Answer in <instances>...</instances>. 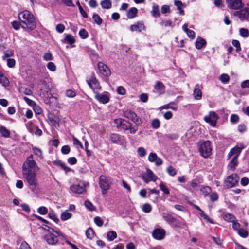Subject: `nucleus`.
<instances>
[{"mask_svg": "<svg viewBox=\"0 0 249 249\" xmlns=\"http://www.w3.org/2000/svg\"><path fill=\"white\" fill-rule=\"evenodd\" d=\"M199 151L200 155L207 158L211 154L212 148L211 147V142L209 141H203L198 145Z\"/></svg>", "mask_w": 249, "mask_h": 249, "instance_id": "7ed1b4c3", "label": "nucleus"}, {"mask_svg": "<svg viewBox=\"0 0 249 249\" xmlns=\"http://www.w3.org/2000/svg\"><path fill=\"white\" fill-rule=\"evenodd\" d=\"M111 184V178L104 176L99 178V184L102 189V194H106Z\"/></svg>", "mask_w": 249, "mask_h": 249, "instance_id": "39448f33", "label": "nucleus"}, {"mask_svg": "<svg viewBox=\"0 0 249 249\" xmlns=\"http://www.w3.org/2000/svg\"><path fill=\"white\" fill-rule=\"evenodd\" d=\"M101 5L103 9H110L112 6L111 1L110 0H103L101 2Z\"/></svg>", "mask_w": 249, "mask_h": 249, "instance_id": "c756f323", "label": "nucleus"}, {"mask_svg": "<svg viewBox=\"0 0 249 249\" xmlns=\"http://www.w3.org/2000/svg\"><path fill=\"white\" fill-rule=\"evenodd\" d=\"M121 136L118 134L112 133L110 136V140L112 143L118 144L120 142Z\"/></svg>", "mask_w": 249, "mask_h": 249, "instance_id": "bb28decb", "label": "nucleus"}, {"mask_svg": "<svg viewBox=\"0 0 249 249\" xmlns=\"http://www.w3.org/2000/svg\"><path fill=\"white\" fill-rule=\"evenodd\" d=\"M218 117L216 113L214 111H211L209 112L208 116H206L204 117V120L210 124V125L213 127L216 126V122Z\"/></svg>", "mask_w": 249, "mask_h": 249, "instance_id": "6e6552de", "label": "nucleus"}, {"mask_svg": "<svg viewBox=\"0 0 249 249\" xmlns=\"http://www.w3.org/2000/svg\"><path fill=\"white\" fill-rule=\"evenodd\" d=\"M167 172L168 174L171 176H174L177 174V170L172 166H169L167 168Z\"/></svg>", "mask_w": 249, "mask_h": 249, "instance_id": "a19ab883", "label": "nucleus"}, {"mask_svg": "<svg viewBox=\"0 0 249 249\" xmlns=\"http://www.w3.org/2000/svg\"><path fill=\"white\" fill-rule=\"evenodd\" d=\"M165 231L164 229L158 228L154 230L152 236L154 238L157 240H162L165 236Z\"/></svg>", "mask_w": 249, "mask_h": 249, "instance_id": "4468645a", "label": "nucleus"}, {"mask_svg": "<svg viewBox=\"0 0 249 249\" xmlns=\"http://www.w3.org/2000/svg\"><path fill=\"white\" fill-rule=\"evenodd\" d=\"M86 82L88 84L89 86L92 89L93 92L94 93L95 88L94 87L98 85L99 83L98 80L95 77V74L94 72L92 73L91 78L89 80H87Z\"/></svg>", "mask_w": 249, "mask_h": 249, "instance_id": "dca6fc26", "label": "nucleus"}, {"mask_svg": "<svg viewBox=\"0 0 249 249\" xmlns=\"http://www.w3.org/2000/svg\"><path fill=\"white\" fill-rule=\"evenodd\" d=\"M239 33L240 35L243 37H247L249 36V30L246 28H241Z\"/></svg>", "mask_w": 249, "mask_h": 249, "instance_id": "a18cd8bd", "label": "nucleus"}, {"mask_svg": "<svg viewBox=\"0 0 249 249\" xmlns=\"http://www.w3.org/2000/svg\"><path fill=\"white\" fill-rule=\"evenodd\" d=\"M43 58L46 61L52 60L53 59L52 53L50 52L45 53L44 54Z\"/></svg>", "mask_w": 249, "mask_h": 249, "instance_id": "69168bd1", "label": "nucleus"}, {"mask_svg": "<svg viewBox=\"0 0 249 249\" xmlns=\"http://www.w3.org/2000/svg\"><path fill=\"white\" fill-rule=\"evenodd\" d=\"M92 18L94 23L99 25L102 24L103 20L98 14H94L92 16Z\"/></svg>", "mask_w": 249, "mask_h": 249, "instance_id": "58836bf2", "label": "nucleus"}, {"mask_svg": "<svg viewBox=\"0 0 249 249\" xmlns=\"http://www.w3.org/2000/svg\"><path fill=\"white\" fill-rule=\"evenodd\" d=\"M14 53L13 51L10 50H7V51L4 52V54L2 56V59L3 60H5L6 58L9 57L13 55Z\"/></svg>", "mask_w": 249, "mask_h": 249, "instance_id": "680f3d73", "label": "nucleus"}, {"mask_svg": "<svg viewBox=\"0 0 249 249\" xmlns=\"http://www.w3.org/2000/svg\"><path fill=\"white\" fill-rule=\"evenodd\" d=\"M232 44L236 47V51L237 52H239L241 50V48L240 47V44L238 40H233L232 41Z\"/></svg>", "mask_w": 249, "mask_h": 249, "instance_id": "864d4df0", "label": "nucleus"}, {"mask_svg": "<svg viewBox=\"0 0 249 249\" xmlns=\"http://www.w3.org/2000/svg\"><path fill=\"white\" fill-rule=\"evenodd\" d=\"M206 43L207 42L202 37H198L196 41V47L198 50L201 49L206 46Z\"/></svg>", "mask_w": 249, "mask_h": 249, "instance_id": "5701e85b", "label": "nucleus"}, {"mask_svg": "<svg viewBox=\"0 0 249 249\" xmlns=\"http://www.w3.org/2000/svg\"><path fill=\"white\" fill-rule=\"evenodd\" d=\"M79 36L83 39L87 38L88 36V33L85 29H82L79 32Z\"/></svg>", "mask_w": 249, "mask_h": 249, "instance_id": "49530a36", "label": "nucleus"}, {"mask_svg": "<svg viewBox=\"0 0 249 249\" xmlns=\"http://www.w3.org/2000/svg\"><path fill=\"white\" fill-rule=\"evenodd\" d=\"M18 18L20 20L23 29L34 30L36 28L35 17L30 11L24 10L20 12L18 14Z\"/></svg>", "mask_w": 249, "mask_h": 249, "instance_id": "f257e3e1", "label": "nucleus"}, {"mask_svg": "<svg viewBox=\"0 0 249 249\" xmlns=\"http://www.w3.org/2000/svg\"><path fill=\"white\" fill-rule=\"evenodd\" d=\"M0 83L3 85L4 87L7 86L9 84V81L8 79L4 76L3 74L0 77Z\"/></svg>", "mask_w": 249, "mask_h": 249, "instance_id": "37998d69", "label": "nucleus"}, {"mask_svg": "<svg viewBox=\"0 0 249 249\" xmlns=\"http://www.w3.org/2000/svg\"><path fill=\"white\" fill-rule=\"evenodd\" d=\"M239 179L236 174H232L227 177L225 181V186L227 188L233 187L239 182Z\"/></svg>", "mask_w": 249, "mask_h": 249, "instance_id": "423d86ee", "label": "nucleus"}, {"mask_svg": "<svg viewBox=\"0 0 249 249\" xmlns=\"http://www.w3.org/2000/svg\"><path fill=\"white\" fill-rule=\"evenodd\" d=\"M238 233L242 238H246L249 235L248 231L243 228L238 230Z\"/></svg>", "mask_w": 249, "mask_h": 249, "instance_id": "79ce46f5", "label": "nucleus"}, {"mask_svg": "<svg viewBox=\"0 0 249 249\" xmlns=\"http://www.w3.org/2000/svg\"><path fill=\"white\" fill-rule=\"evenodd\" d=\"M94 221L95 223L99 227H101L103 225V221L99 216L94 217Z\"/></svg>", "mask_w": 249, "mask_h": 249, "instance_id": "338daca9", "label": "nucleus"}, {"mask_svg": "<svg viewBox=\"0 0 249 249\" xmlns=\"http://www.w3.org/2000/svg\"><path fill=\"white\" fill-rule=\"evenodd\" d=\"M123 115L124 117L131 120L137 126H141L143 122L142 119L139 118L134 112L130 109L124 110Z\"/></svg>", "mask_w": 249, "mask_h": 249, "instance_id": "20e7f679", "label": "nucleus"}, {"mask_svg": "<svg viewBox=\"0 0 249 249\" xmlns=\"http://www.w3.org/2000/svg\"><path fill=\"white\" fill-rule=\"evenodd\" d=\"M244 148V147L242 145L240 147L239 146H235L233 148H232L230 152L229 153L228 156L229 158L231 157L232 156L234 155V157H236V158H238L242 150Z\"/></svg>", "mask_w": 249, "mask_h": 249, "instance_id": "a211bd4d", "label": "nucleus"}, {"mask_svg": "<svg viewBox=\"0 0 249 249\" xmlns=\"http://www.w3.org/2000/svg\"><path fill=\"white\" fill-rule=\"evenodd\" d=\"M151 15L155 18L160 17V14L159 11V6L157 4H153L152 6V10L151 11Z\"/></svg>", "mask_w": 249, "mask_h": 249, "instance_id": "a878e982", "label": "nucleus"}, {"mask_svg": "<svg viewBox=\"0 0 249 249\" xmlns=\"http://www.w3.org/2000/svg\"><path fill=\"white\" fill-rule=\"evenodd\" d=\"M37 212L40 214L44 215L47 213L48 209L46 207L41 206L38 208Z\"/></svg>", "mask_w": 249, "mask_h": 249, "instance_id": "3c124183", "label": "nucleus"}, {"mask_svg": "<svg viewBox=\"0 0 249 249\" xmlns=\"http://www.w3.org/2000/svg\"><path fill=\"white\" fill-rule=\"evenodd\" d=\"M161 12L163 14L170 13V9L168 5H164L161 8Z\"/></svg>", "mask_w": 249, "mask_h": 249, "instance_id": "bf43d9fd", "label": "nucleus"}, {"mask_svg": "<svg viewBox=\"0 0 249 249\" xmlns=\"http://www.w3.org/2000/svg\"><path fill=\"white\" fill-rule=\"evenodd\" d=\"M163 219L168 223L170 226H172L173 223L175 222V218L171 214L164 213L162 214Z\"/></svg>", "mask_w": 249, "mask_h": 249, "instance_id": "412c9836", "label": "nucleus"}, {"mask_svg": "<svg viewBox=\"0 0 249 249\" xmlns=\"http://www.w3.org/2000/svg\"><path fill=\"white\" fill-rule=\"evenodd\" d=\"M174 5L177 6L178 10H180L182 7L185 6V4H183L181 1L175 0Z\"/></svg>", "mask_w": 249, "mask_h": 249, "instance_id": "052dcab7", "label": "nucleus"}, {"mask_svg": "<svg viewBox=\"0 0 249 249\" xmlns=\"http://www.w3.org/2000/svg\"><path fill=\"white\" fill-rule=\"evenodd\" d=\"M199 84H196L193 91L194 98L196 100H199L202 97L201 90L199 89Z\"/></svg>", "mask_w": 249, "mask_h": 249, "instance_id": "393cba45", "label": "nucleus"}, {"mask_svg": "<svg viewBox=\"0 0 249 249\" xmlns=\"http://www.w3.org/2000/svg\"><path fill=\"white\" fill-rule=\"evenodd\" d=\"M138 9L136 7L130 8L127 13V17L129 19H133L137 16Z\"/></svg>", "mask_w": 249, "mask_h": 249, "instance_id": "b1692460", "label": "nucleus"}, {"mask_svg": "<svg viewBox=\"0 0 249 249\" xmlns=\"http://www.w3.org/2000/svg\"><path fill=\"white\" fill-rule=\"evenodd\" d=\"M239 120V117L238 115L233 114L230 117V121L232 123H236Z\"/></svg>", "mask_w": 249, "mask_h": 249, "instance_id": "0e129e2a", "label": "nucleus"}, {"mask_svg": "<svg viewBox=\"0 0 249 249\" xmlns=\"http://www.w3.org/2000/svg\"><path fill=\"white\" fill-rule=\"evenodd\" d=\"M146 27L142 21H138L136 24L131 25L130 27V30L131 32L137 31L140 32L142 30H145Z\"/></svg>", "mask_w": 249, "mask_h": 249, "instance_id": "2eb2a0df", "label": "nucleus"}, {"mask_svg": "<svg viewBox=\"0 0 249 249\" xmlns=\"http://www.w3.org/2000/svg\"><path fill=\"white\" fill-rule=\"evenodd\" d=\"M237 159L238 158H236V157H233L229 163L228 167L231 169L234 168L238 163Z\"/></svg>", "mask_w": 249, "mask_h": 249, "instance_id": "c9c22d12", "label": "nucleus"}, {"mask_svg": "<svg viewBox=\"0 0 249 249\" xmlns=\"http://www.w3.org/2000/svg\"><path fill=\"white\" fill-rule=\"evenodd\" d=\"M158 157L157 155L154 153H150L149 155L148 159V160L151 162H153L156 160L157 158Z\"/></svg>", "mask_w": 249, "mask_h": 249, "instance_id": "e2e57ef3", "label": "nucleus"}, {"mask_svg": "<svg viewBox=\"0 0 249 249\" xmlns=\"http://www.w3.org/2000/svg\"><path fill=\"white\" fill-rule=\"evenodd\" d=\"M0 133L2 137L4 138H9L10 135V131L8 130L5 126H1L0 127Z\"/></svg>", "mask_w": 249, "mask_h": 249, "instance_id": "cd10ccee", "label": "nucleus"}, {"mask_svg": "<svg viewBox=\"0 0 249 249\" xmlns=\"http://www.w3.org/2000/svg\"><path fill=\"white\" fill-rule=\"evenodd\" d=\"M151 126L154 129H158L160 126V122L158 119H154L151 123Z\"/></svg>", "mask_w": 249, "mask_h": 249, "instance_id": "de8ad7c7", "label": "nucleus"}, {"mask_svg": "<svg viewBox=\"0 0 249 249\" xmlns=\"http://www.w3.org/2000/svg\"><path fill=\"white\" fill-rule=\"evenodd\" d=\"M12 26L14 29L18 30L20 28V26L22 27V24L20 23V21L19 22L18 21H13L12 22Z\"/></svg>", "mask_w": 249, "mask_h": 249, "instance_id": "603ef678", "label": "nucleus"}, {"mask_svg": "<svg viewBox=\"0 0 249 249\" xmlns=\"http://www.w3.org/2000/svg\"><path fill=\"white\" fill-rule=\"evenodd\" d=\"M43 226H44L43 227V228L47 231L48 232H55V233L58 236H63V234L60 231H55L53 228H52L50 226H48L47 225H43Z\"/></svg>", "mask_w": 249, "mask_h": 249, "instance_id": "72a5a7b5", "label": "nucleus"}, {"mask_svg": "<svg viewBox=\"0 0 249 249\" xmlns=\"http://www.w3.org/2000/svg\"><path fill=\"white\" fill-rule=\"evenodd\" d=\"M107 238L109 241H113L117 238V233L114 231H109L107 234Z\"/></svg>", "mask_w": 249, "mask_h": 249, "instance_id": "f704fd0d", "label": "nucleus"}, {"mask_svg": "<svg viewBox=\"0 0 249 249\" xmlns=\"http://www.w3.org/2000/svg\"><path fill=\"white\" fill-rule=\"evenodd\" d=\"M200 191L205 195L207 196V195L209 194L211 191V187L209 186H204L202 187L200 189Z\"/></svg>", "mask_w": 249, "mask_h": 249, "instance_id": "8fccbe9b", "label": "nucleus"}, {"mask_svg": "<svg viewBox=\"0 0 249 249\" xmlns=\"http://www.w3.org/2000/svg\"><path fill=\"white\" fill-rule=\"evenodd\" d=\"M19 249H31L30 246L25 241L21 243Z\"/></svg>", "mask_w": 249, "mask_h": 249, "instance_id": "774afa93", "label": "nucleus"}, {"mask_svg": "<svg viewBox=\"0 0 249 249\" xmlns=\"http://www.w3.org/2000/svg\"><path fill=\"white\" fill-rule=\"evenodd\" d=\"M159 187H160V190L165 194L166 195H168L170 193V191L166 185L163 183L161 182L159 185Z\"/></svg>", "mask_w": 249, "mask_h": 249, "instance_id": "c03bdc74", "label": "nucleus"}, {"mask_svg": "<svg viewBox=\"0 0 249 249\" xmlns=\"http://www.w3.org/2000/svg\"><path fill=\"white\" fill-rule=\"evenodd\" d=\"M223 219L225 221L230 222H232L234 220H236V217L233 215L229 213H226L224 215Z\"/></svg>", "mask_w": 249, "mask_h": 249, "instance_id": "2f4dec72", "label": "nucleus"}, {"mask_svg": "<svg viewBox=\"0 0 249 249\" xmlns=\"http://www.w3.org/2000/svg\"><path fill=\"white\" fill-rule=\"evenodd\" d=\"M172 227L174 228L184 229L186 227V224L185 220L182 219L179 220L175 218V222L173 223Z\"/></svg>", "mask_w": 249, "mask_h": 249, "instance_id": "6ab92c4d", "label": "nucleus"}, {"mask_svg": "<svg viewBox=\"0 0 249 249\" xmlns=\"http://www.w3.org/2000/svg\"><path fill=\"white\" fill-rule=\"evenodd\" d=\"M235 12L233 15L235 16H238L241 20L249 21V7H245L242 10L241 9Z\"/></svg>", "mask_w": 249, "mask_h": 249, "instance_id": "1a4fd4ad", "label": "nucleus"}, {"mask_svg": "<svg viewBox=\"0 0 249 249\" xmlns=\"http://www.w3.org/2000/svg\"><path fill=\"white\" fill-rule=\"evenodd\" d=\"M48 217L56 223H57L59 222V219L57 217L55 213L53 210L49 212L48 213Z\"/></svg>", "mask_w": 249, "mask_h": 249, "instance_id": "4c0bfd02", "label": "nucleus"}, {"mask_svg": "<svg viewBox=\"0 0 249 249\" xmlns=\"http://www.w3.org/2000/svg\"><path fill=\"white\" fill-rule=\"evenodd\" d=\"M25 166L27 169H31L32 171H36V163L33 160V155H31L26 159V162L23 167Z\"/></svg>", "mask_w": 249, "mask_h": 249, "instance_id": "ddd939ff", "label": "nucleus"}, {"mask_svg": "<svg viewBox=\"0 0 249 249\" xmlns=\"http://www.w3.org/2000/svg\"><path fill=\"white\" fill-rule=\"evenodd\" d=\"M142 179L144 181L147 183L150 181H155L157 179L158 177L154 174L153 171L150 169H147L146 173L143 174L142 177Z\"/></svg>", "mask_w": 249, "mask_h": 249, "instance_id": "9d476101", "label": "nucleus"}, {"mask_svg": "<svg viewBox=\"0 0 249 249\" xmlns=\"http://www.w3.org/2000/svg\"><path fill=\"white\" fill-rule=\"evenodd\" d=\"M94 94H95V98L96 100L101 103L106 104L110 100L109 94L107 92L100 93L97 91H94Z\"/></svg>", "mask_w": 249, "mask_h": 249, "instance_id": "0eeeda50", "label": "nucleus"}, {"mask_svg": "<svg viewBox=\"0 0 249 249\" xmlns=\"http://www.w3.org/2000/svg\"><path fill=\"white\" fill-rule=\"evenodd\" d=\"M70 188L71 191L78 194H81L85 191V187L80 184L73 185Z\"/></svg>", "mask_w": 249, "mask_h": 249, "instance_id": "4be33fe9", "label": "nucleus"}, {"mask_svg": "<svg viewBox=\"0 0 249 249\" xmlns=\"http://www.w3.org/2000/svg\"><path fill=\"white\" fill-rule=\"evenodd\" d=\"M142 210L145 213H149L152 210V207L150 204L146 203L143 205Z\"/></svg>", "mask_w": 249, "mask_h": 249, "instance_id": "13d9d810", "label": "nucleus"}, {"mask_svg": "<svg viewBox=\"0 0 249 249\" xmlns=\"http://www.w3.org/2000/svg\"><path fill=\"white\" fill-rule=\"evenodd\" d=\"M165 86L160 81H158L154 86V89L159 94H163L165 92Z\"/></svg>", "mask_w": 249, "mask_h": 249, "instance_id": "aec40b11", "label": "nucleus"}, {"mask_svg": "<svg viewBox=\"0 0 249 249\" xmlns=\"http://www.w3.org/2000/svg\"><path fill=\"white\" fill-rule=\"evenodd\" d=\"M230 77L227 74H222L220 77V81L224 83H227L229 81Z\"/></svg>", "mask_w": 249, "mask_h": 249, "instance_id": "09e8293b", "label": "nucleus"}, {"mask_svg": "<svg viewBox=\"0 0 249 249\" xmlns=\"http://www.w3.org/2000/svg\"><path fill=\"white\" fill-rule=\"evenodd\" d=\"M33 150L35 154L37 155L39 158H43L42 152L40 149L35 147L33 148Z\"/></svg>", "mask_w": 249, "mask_h": 249, "instance_id": "6e6d98bb", "label": "nucleus"}, {"mask_svg": "<svg viewBox=\"0 0 249 249\" xmlns=\"http://www.w3.org/2000/svg\"><path fill=\"white\" fill-rule=\"evenodd\" d=\"M132 125V124L129 121L125 119H123L121 128L125 130H129L130 126Z\"/></svg>", "mask_w": 249, "mask_h": 249, "instance_id": "c85d7f7f", "label": "nucleus"}, {"mask_svg": "<svg viewBox=\"0 0 249 249\" xmlns=\"http://www.w3.org/2000/svg\"><path fill=\"white\" fill-rule=\"evenodd\" d=\"M65 37L64 38V41L67 43L72 45L75 42V39L74 37L70 34H65Z\"/></svg>", "mask_w": 249, "mask_h": 249, "instance_id": "7c9ffc66", "label": "nucleus"}, {"mask_svg": "<svg viewBox=\"0 0 249 249\" xmlns=\"http://www.w3.org/2000/svg\"><path fill=\"white\" fill-rule=\"evenodd\" d=\"M228 7L231 9L239 10L242 8V0H226Z\"/></svg>", "mask_w": 249, "mask_h": 249, "instance_id": "9b49d317", "label": "nucleus"}, {"mask_svg": "<svg viewBox=\"0 0 249 249\" xmlns=\"http://www.w3.org/2000/svg\"><path fill=\"white\" fill-rule=\"evenodd\" d=\"M85 207L88 209L89 210L92 211L94 210V207L89 200H87L85 201Z\"/></svg>", "mask_w": 249, "mask_h": 249, "instance_id": "5fc2aeb1", "label": "nucleus"}, {"mask_svg": "<svg viewBox=\"0 0 249 249\" xmlns=\"http://www.w3.org/2000/svg\"><path fill=\"white\" fill-rule=\"evenodd\" d=\"M162 109H171L173 110H177L178 109L177 105L174 102H170L167 105L162 106Z\"/></svg>", "mask_w": 249, "mask_h": 249, "instance_id": "473e14b6", "label": "nucleus"}, {"mask_svg": "<svg viewBox=\"0 0 249 249\" xmlns=\"http://www.w3.org/2000/svg\"><path fill=\"white\" fill-rule=\"evenodd\" d=\"M23 170V175L27 181L30 188L32 191L37 185V179L36 178V171H32L31 169H27L25 166L22 167Z\"/></svg>", "mask_w": 249, "mask_h": 249, "instance_id": "f03ea898", "label": "nucleus"}, {"mask_svg": "<svg viewBox=\"0 0 249 249\" xmlns=\"http://www.w3.org/2000/svg\"><path fill=\"white\" fill-rule=\"evenodd\" d=\"M98 68L104 76L108 77L111 74V71L107 65L102 63H98Z\"/></svg>", "mask_w": 249, "mask_h": 249, "instance_id": "f3484780", "label": "nucleus"}, {"mask_svg": "<svg viewBox=\"0 0 249 249\" xmlns=\"http://www.w3.org/2000/svg\"><path fill=\"white\" fill-rule=\"evenodd\" d=\"M138 153L141 157H144L146 154V152L145 149L142 147H139L137 150Z\"/></svg>", "mask_w": 249, "mask_h": 249, "instance_id": "4d7b16f0", "label": "nucleus"}, {"mask_svg": "<svg viewBox=\"0 0 249 249\" xmlns=\"http://www.w3.org/2000/svg\"><path fill=\"white\" fill-rule=\"evenodd\" d=\"M71 216L72 214L71 213L68 212L67 211H66L61 213V219L63 221H65L70 219Z\"/></svg>", "mask_w": 249, "mask_h": 249, "instance_id": "e433bc0d", "label": "nucleus"}, {"mask_svg": "<svg viewBox=\"0 0 249 249\" xmlns=\"http://www.w3.org/2000/svg\"><path fill=\"white\" fill-rule=\"evenodd\" d=\"M86 235L88 238L92 239L94 235V231L91 228H89L86 231Z\"/></svg>", "mask_w": 249, "mask_h": 249, "instance_id": "ea45409f", "label": "nucleus"}, {"mask_svg": "<svg viewBox=\"0 0 249 249\" xmlns=\"http://www.w3.org/2000/svg\"><path fill=\"white\" fill-rule=\"evenodd\" d=\"M54 233L55 232H50L45 234L44 238L48 244L55 245L58 242V237Z\"/></svg>", "mask_w": 249, "mask_h": 249, "instance_id": "f8f14e48", "label": "nucleus"}]
</instances>
